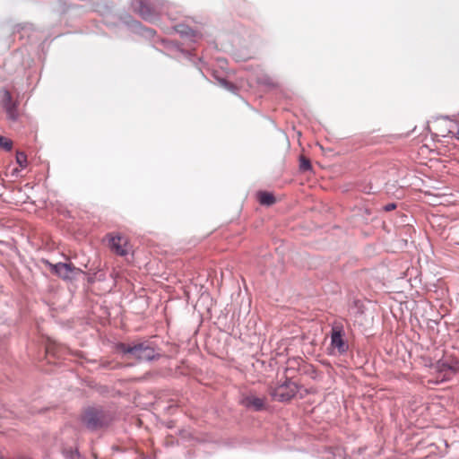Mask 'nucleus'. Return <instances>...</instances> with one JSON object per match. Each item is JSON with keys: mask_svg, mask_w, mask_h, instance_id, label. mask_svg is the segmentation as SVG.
I'll return each instance as SVG.
<instances>
[{"mask_svg": "<svg viewBox=\"0 0 459 459\" xmlns=\"http://www.w3.org/2000/svg\"><path fill=\"white\" fill-rule=\"evenodd\" d=\"M310 392L315 393V390L311 389ZM307 393L308 390L299 388L296 383L288 380L272 389L270 394L275 401L287 402L298 394L302 398Z\"/></svg>", "mask_w": 459, "mask_h": 459, "instance_id": "obj_2", "label": "nucleus"}, {"mask_svg": "<svg viewBox=\"0 0 459 459\" xmlns=\"http://www.w3.org/2000/svg\"><path fill=\"white\" fill-rule=\"evenodd\" d=\"M448 370H449V371H454L455 369H454L452 367H449V368H448Z\"/></svg>", "mask_w": 459, "mask_h": 459, "instance_id": "obj_18", "label": "nucleus"}, {"mask_svg": "<svg viewBox=\"0 0 459 459\" xmlns=\"http://www.w3.org/2000/svg\"><path fill=\"white\" fill-rule=\"evenodd\" d=\"M117 350L140 361L152 360L158 355L154 348L148 342H139L133 345L119 343L117 345Z\"/></svg>", "mask_w": 459, "mask_h": 459, "instance_id": "obj_1", "label": "nucleus"}, {"mask_svg": "<svg viewBox=\"0 0 459 459\" xmlns=\"http://www.w3.org/2000/svg\"><path fill=\"white\" fill-rule=\"evenodd\" d=\"M300 169L302 170H309L311 169L310 161L305 158L300 160Z\"/></svg>", "mask_w": 459, "mask_h": 459, "instance_id": "obj_14", "label": "nucleus"}, {"mask_svg": "<svg viewBox=\"0 0 459 459\" xmlns=\"http://www.w3.org/2000/svg\"><path fill=\"white\" fill-rule=\"evenodd\" d=\"M108 245L113 252L121 256L126 255L130 250L127 239L121 235H109Z\"/></svg>", "mask_w": 459, "mask_h": 459, "instance_id": "obj_4", "label": "nucleus"}, {"mask_svg": "<svg viewBox=\"0 0 459 459\" xmlns=\"http://www.w3.org/2000/svg\"><path fill=\"white\" fill-rule=\"evenodd\" d=\"M51 271L55 273L60 278L65 281L74 280L78 274L82 273L81 269L75 267L72 264L67 263H57V264H50L48 263Z\"/></svg>", "mask_w": 459, "mask_h": 459, "instance_id": "obj_3", "label": "nucleus"}, {"mask_svg": "<svg viewBox=\"0 0 459 459\" xmlns=\"http://www.w3.org/2000/svg\"><path fill=\"white\" fill-rule=\"evenodd\" d=\"M456 138L459 140V130L456 133Z\"/></svg>", "mask_w": 459, "mask_h": 459, "instance_id": "obj_17", "label": "nucleus"}, {"mask_svg": "<svg viewBox=\"0 0 459 459\" xmlns=\"http://www.w3.org/2000/svg\"><path fill=\"white\" fill-rule=\"evenodd\" d=\"M1 105L11 120H16L18 117L16 103L13 100L11 93L7 90L2 91Z\"/></svg>", "mask_w": 459, "mask_h": 459, "instance_id": "obj_5", "label": "nucleus"}, {"mask_svg": "<svg viewBox=\"0 0 459 459\" xmlns=\"http://www.w3.org/2000/svg\"><path fill=\"white\" fill-rule=\"evenodd\" d=\"M258 199L263 205H272L275 203V198L273 194L268 192H260L258 194Z\"/></svg>", "mask_w": 459, "mask_h": 459, "instance_id": "obj_10", "label": "nucleus"}, {"mask_svg": "<svg viewBox=\"0 0 459 459\" xmlns=\"http://www.w3.org/2000/svg\"><path fill=\"white\" fill-rule=\"evenodd\" d=\"M83 422L89 429H93L100 425V418L96 412L89 411L83 417Z\"/></svg>", "mask_w": 459, "mask_h": 459, "instance_id": "obj_9", "label": "nucleus"}, {"mask_svg": "<svg viewBox=\"0 0 459 459\" xmlns=\"http://www.w3.org/2000/svg\"><path fill=\"white\" fill-rule=\"evenodd\" d=\"M0 147L5 151H11L13 142L8 138L0 135Z\"/></svg>", "mask_w": 459, "mask_h": 459, "instance_id": "obj_12", "label": "nucleus"}, {"mask_svg": "<svg viewBox=\"0 0 459 459\" xmlns=\"http://www.w3.org/2000/svg\"><path fill=\"white\" fill-rule=\"evenodd\" d=\"M16 161L20 165L21 168H26L27 166V156L22 152H17L16 153Z\"/></svg>", "mask_w": 459, "mask_h": 459, "instance_id": "obj_11", "label": "nucleus"}, {"mask_svg": "<svg viewBox=\"0 0 459 459\" xmlns=\"http://www.w3.org/2000/svg\"><path fill=\"white\" fill-rule=\"evenodd\" d=\"M243 403L247 407H252L255 411H261L264 406V400L260 397L249 395L243 400Z\"/></svg>", "mask_w": 459, "mask_h": 459, "instance_id": "obj_8", "label": "nucleus"}, {"mask_svg": "<svg viewBox=\"0 0 459 459\" xmlns=\"http://www.w3.org/2000/svg\"><path fill=\"white\" fill-rule=\"evenodd\" d=\"M396 208V204L394 203H391V204H386L385 207H384V210L385 212H390V211H393Z\"/></svg>", "mask_w": 459, "mask_h": 459, "instance_id": "obj_15", "label": "nucleus"}, {"mask_svg": "<svg viewBox=\"0 0 459 459\" xmlns=\"http://www.w3.org/2000/svg\"><path fill=\"white\" fill-rule=\"evenodd\" d=\"M331 345L337 349L340 353H344L348 345L342 338V332L341 329L333 328L331 335Z\"/></svg>", "mask_w": 459, "mask_h": 459, "instance_id": "obj_7", "label": "nucleus"}, {"mask_svg": "<svg viewBox=\"0 0 459 459\" xmlns=\"http://www.w3.org/2000/svg\"><path fill=\"white\" fill-rule=\"evenodd\" d=\"M220 82H221V84L222 86H224L225 88H228V89H231V88H233V86H232V85H230V84L226 81V80H223V79H222V80H221V81H220Z\"/></svg>", "mask_w": 459, "mask_h": 459, "instance_id": "obj_16", "label": "nucleus"}, {"mask_svg": "<svg viewBox=\"0 0 459 459\" xmlns=\"http://www.w3.org/2000/svg\"><path fill=\"white\" fill-rule=\"evenodd\" d=\"M64 455L66 459H79L80 454L77 450H65Z\"/></svg>", "mask_w": 459, "mask_h": 459, "instance_id": "obj_13", "label": "nucleus"}, {"mask_svg": "<svg viewBox=\"0 0 459 459\" xmlns=\"http://www.w3.org/2000/svg\"><path fill=\"white\" fill-rule=\"evenodd\" d=\"M138 11L140 15L145 20H152L156 14L161 13L158 5L151 6L144 1L139 2Z\"/></svg>", "mask_w": 459, "mask_h": 459, "instance_id": "obj_6", "label": "nucleus"}]
</instances>
